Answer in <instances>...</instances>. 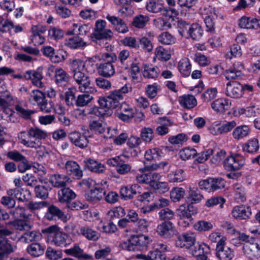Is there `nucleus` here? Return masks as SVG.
Here are the masks:
<instances>
[{
  "label": "nucleus",
  "mask_w": 260,
  "mask_h": 260,
  "mask_svg": "<svg viewBox=\"0 0 260 260\" xmlns=\"http://www.w3.org/2000/svg\"><path fill=\"white\" fill-rule=\"evenodd\" d=\"M83 92L84 93L78 95L76 99V105L78 107L85 106L93 99V96L89 94V92Z\"/></svg>",
  "instance_id": "obj_52"
},
{
  "label": "nucleus",
  "mask_w": 260,
  "mask_h": 260,
  "mask_svg": "<svg viewBox=\"0 0 260 260\" xmlns=\"http://www.w3.org/2000/svg\"><path fill=\"white\" fill-rule=\"evenodd\" d=\"M50 236L52 238V242L57 246L65 247L72 243V239L68 234L61 232L55 226L49 227L47 229Z\"/></svg>",
  "instance_id": "obj_5"
},
{
  "label": "nucleus",
  "mask_w": 260,
  "mask_h": 260,
  "mask_svg": "<svg viewBox=\"0 0 260 260\" xmlns=\"http://www.w3.org/2000/svg\"><path fill=\"white\" fill-rule=\"evenodd\" d=\"M259 148L258 142L256 139H252L245 144L243 147L244 151L253 153L258 150Z\"/></svg>",
  "instance_id": "obj_62"
},
{
  "label": "nucleus",
  "mask_w": 260,
  "mask_h": 260,
  "mask_svg": "<svg viewBox=\"0 0 260 260\" xmlns=\"http://www.w3.org/2000/svg\"><path fill=\"white\" fill-rule=\"evenodd\" d=\"M9 196H14L18 200L24 202L28 201L31 196L30 192L27 189L16 188L7 191Z\"/></svg>",
  "instance_id": "obj_21"
},
{
  "label": "nucleus",
  "mask_w": 260,
  "mask_h": 260,
  "mask_svg": "<svg viewBox=\"0 0 260 260\" xmlns=\"http://www.w3.org/2000/svg\"><path fill=\"white\" fill-rule=\"evenodd\" d=\"M58 200L61 203H68L74 199L76 194L69 187H63L58 192Z\"/></svg>",
  "instance_id": "obj_32"
},
{
  "label": "nucleus",
  "mask_w": 260,
  "mask_h": 260,
  "mask_svg": "<svg viewBox=\"0 0 260 260\" xmlns=\"http://www.w3.org/2000/svg\"><path fill=\"white\" fill-rule=\"evenodd\" d=\"M178 68L183 77H187L190 75L191 65L188 58H184L180 60Z\"/></svg>",
  "instance_id": "obj_38"
},
{
  "label": "nucleus",
  "mask_w": 260,
  "mask_h": 260,
  "mask_svg": "<svg viewBox=\"0 0 260 260\" xmlns=\"http://www.w3.org/2000/svg\"><path fill=\"white\" fill-rule=\"evenodd\" d=\"M47 133L38 128L31 127L27 131H22L18 134V138L21 144L24 146L37 148L41 146L40 140L47 137Z\"/></svg>",
  "instance_id": "obj_2"
},
{
  "label": "nucleus",
  "mask_w": 260,
  "mask_h": 260,
  "mask_svg": "<svg viewBox=\"0 0 260 260\" xmlns=\"http://www.w3.org/2000/svg\"><path fill=\"white\" fill-rule=\"evenodd\" d=\"M23 219H16L14 221L10 222L16 230L18 231H28L32 227V224L29 221Z\"/></svg>",
  "instance_id": "obj_42"
},
{
  "label": "nucleus",
  "mask_w": 260,
  "mask_h": 260,
  "mask_svg": "<svg viewBox=\"0 0 260 260\" xmlns=\"http://www.w3.org/2000/svg\"><path fill=\"white\" fill-rule=\"evenodd\" d=\"M239 25L241 28L246 29H257L260 27V24L257 19L245 16L239 20Z\"/></svg>",
  "instance_id": "obj_28"
},
{
  "label": "nucleus",
  "mask_w": 260,
  "mask_h": 260,
  "mask_svg": "<svg viewBox=\"0 0 260 260\" xmlns=\"http://www.w3.org/2000/svg\"><path fill=\"white\" fill-rule=\"evenodd\" d=\"M179 102L182 107L186 109L192 108L197 104L195 97L190 94H185L180 96Z\"/></svg>",
  "instance_id": "obj_36"
},
{
  "label": "nucleus",
  "mask_w": 260,
  "mask_h": 260,
  "mask_svg": "<svg viewBox=\"0 0 260 260\" xmlns=\"http://www.w3.org/2000/svg\"><path fill=\"white\" fill-rule=\"evenodd\" d=\"M146 9L154 13L161 12L164 10L163 3L160 0H150L146 5Z\"/></svg>",
  "instance_id": "obj_44"
},
{
  "label": "nucleus",
  "mask_w": 260,
  "mask_h": 260,
  "mask_svg": "<svg viewBox=\"0 0 260 260\" xmlns=\"http://www.w3.org/2000/svg\"><path fill=\"white\" fill-rule=\"evenodd\" d=\"M185 177L184 171L182 169L172 171L167 175V179L170 182L180 183L183 181Z\"/></svg>",
  "instance_id": "obj_35"
},
{
  "label": "nucleus",
  "mask_w": 260,
  "mask_h": 260,
  "mask_svg": "<svg viewBox=\"0 0 260 260\" xmlns=\"http://www.w3.org/2000/svg\"><path fill=\"white\" fill-rule=\"evenodd\" d=\"M70 181V178L66 175L54 174L50 178V182L55 187H64Z\"/></svg>",
  "instance_id": "obj_30"
},
{
  "label": "nucleus",
  "mask_w": 260,
  "mask_h": 260,
  "mask_svg": "<svg viewBox=\"0 0 260 260\" xmlns=\"http://www.w3.org/2000/svg\"><path fill=\"white\" fill-rule=\"evenodd\" d=\"M216 256L219 260H232L235 256L234 251L225 246L223 238L220 239L216 244Z\"/></svg>",
  "instance_id": "obj_10"
},
{
  "label": "nucleus",
  "mask_w": 260,
  "mask_h": 260,
  "mask_svg": "<svg viewBox=\"0 0 260 260\" xmlns=\"http://www.w3.org/2000/svg\"><path fill=\"white\" fill-rule=\"evenodd\" d=\"M45 98V94L39 90H32L29 93L28 100L34 105L36 103L39 106Z\"/></svg>",
  "instance_id": "obj_49"
},
{
  "label": "nucleus",
  "mask_w": 260,
  "mask_h": 260,
  "mask_svg": "<svg viewBox=\"0 0 260 260\" xmlns=\"http://www.w3.org/2000/svg\"><path fill=\"white\" fill-rule=\"evenodd\" d=\"M149 21V18L147 15L140 14L133 18L132 25L138 28H144Z\"/></svg>",
  "instance_id": "obj_50"
},
{
  "label": "nucleus",
  "mask_w": 260,
  "mask_h": 260,
  "mask_svg": "<svg viewBox=\"0 0 260 260\" xmlns=\"http://www.w3.org/2000/svg\"><path fill=\"white\" fill-rule=\"evenodd\" d=\"M141 143V140L138 137L131 136L128 139L127 145L129 147L134 149V155H137L141 152V150L139 147Z\"/></svg>",
  "instance_id": "obj_54"
},
{
  "label": "nucleus",
  "mask_w": 260,
  "mask_h": 260,
  "mask_svg": "<svg viewBox=\"0 0 260 260\" xmlns=\"http://www.w3.org/2000/svg\"><path fill=\"white\" fill-rule=\"evenodd\" d=\"M79 234L89 241H96L100 237L99 232L88 225H84L79 228Z\"/></svg>",
  "instance_id": "obj_20"
},
{
  "label": "nucleus",
  "mask_w": 260,
  "mask_h": 260,
  "mask_svg": "<svg viewBox=\"0 0 260 260\" xmlns=\"http://www.w3.org/2000/svg\"><path fill=\"white\" fill-rule=\"evenodd\" d=\"M185 196V190L180 187H175L170 192L171 200L174 202H178Z\"/></svg>",
  "instance_id": "obj_64"
},
{
  "label": "nucleus",
  "mask_w": 260,
  "mask_h": 260,
  "mask_svg": "<svg viewBox=\"0 0 260 260\" xmlns=\"http://www.w3.org/2000/svg\"><path fill=\"white\" fill-rule=\"evenodd\" d=\"M64 167L68 174L73 178L80 179L83 176V171L76 161L68 160L65 162Z\"/></svg>",
  "instance_id": "obj_18"
},
{
  "label": "nucleus",
  "mask_w": 260,
  "mask_h": 260,
  "mask_svg": "<svg viewBox=\"0 0 260 260\" xmlns=\"http://www.w3.org/2000/svg\"><path fill=\"white\" fill-rule=\"evenodd\" d=\"M24 78L26 80H30L32 84L38 87L42 88L44 84L42 82L43 75L39 69L37 70H28L24 74Z\"/></svg>",
  "instance_id": "obj_17"
},
{
  "label": "nucleus",
  "mask_w": 260,
  "mask_h": 260,
  "mask_svg": "<svg viewBox=\"0 0 260 260\" xmlns=\"http://www.w3.org/2000/svg\"><path fill=\"white\" fill-rule=\"evenodd\" d=\"M235 191V198L238 202H244L246 200L245 189L241 184H234L233 185Z\"/></svg>",
  "instance_id": "obj_51"
},
{
  "label": "nucleus",
  "mask_w": 260,
  "mask_h": 260,
  "mask_svg": "<svg viewBox=\"0 0 260 260\" xmlns=\"http://www.w3.org/2000/svg\"><path fill=\"white\" fill-rule=\"evenodd\" d=\"M85 166L89 170L98 173H103L105 170V166L93 159L87 158L84 160Z\"/></svg>",
  "instance_id": "obj_33"
},
{
  "label": "nucleus",
  "mask_w": 260,
  "mask_h": 260,
  "mask_svg": "<svg viewBox=\"0 0 260 260\" xmlns=\"http://www.w3.org/2000/svg\"><path fill=\"white\" fill-rule=\"evenodd\" d=\"M64 44L66 46L74 49H80L87 46V43L78 36L66 39Z\"/></svg>",
  "instance_id": "obj_31"
},
{
  "label": "nucleus",
  "mask_w": 260,
  "mask_h": 260,
  "mask_svg": "<svg viewBox=\"0 0 260 260\" xmlns=\"http://www.w3.org/2000/svg\"><path fill=\"white\" fill-rule=\"evenodd\" d=\"M123 95L119 94L118 91H113L107 96L102 97L99 100L101 107L108 109H113L118 108L120 101L123 100Z\"/></svg>",
  "instance_id": "obj_6"
},
{
  "label": "nucleus",
  "mask_w": 260,
  "mask_h": 260,
  "mask_svg": "<svg viewBox=\"0 0 260 260\" xmlns=\"http://www.w3.org/2000/svg\"><path fill=\"white\" fill-rule=\"evenodd\" d=\"M244 164V157L238 154L227 156L223 162L224 168L228 171L239 170L242 168Z\"/></svg>",
  "instance_id": "obj_7"
},
{
  "label": "nucleus",
  "mask_w": 260,
  "mask_h": 260,
  "mask_svg": "<svg viewBox=\"0 0 260 260\" xmlns=\"http://www.w3.org/2000/svg\"><path fill=\"white\" fill-rule=\"evenodd\" d=\"M51 188L43 185H36L35 188L36 196L37 198L46 199L48 197L49 191Z\"/></svg>",
  "instance_id": "obj_59"
},
{
  "label": "nucleus",
  "mask_w": 260,
  "mask_h": 260,
  "mask_svg": "<svg viewBox=\"0 0 260 260\" xmlns=\"http://www.w3.org/2000/svg\"><path fill=\"white\" fill-rule=\"evenodd\" d=\"M170 165L167 161H161L158 164L153 163L150 165L145 164L144 167L139 170L140 172H153L159 169H163L166 172L169 171Z\"/></svg>",
  "instance_id": "obj_29"
},
{
  "label": "nucleus",
  "mask_w": 260,
  "mask_h": 260,
  "mask_svg": "<svg viewBox=\"0 0 260 260\" xmlns=\"http://www.w3.org/2000/svg\"><path fill=\"white\" fill-rule=\"evenodd\" d=\"M191 25V24L184 21H179L177 23V28L180 35L188 39Z\"/></svg>",
  "instance_id": "obj_53"
},
{
  "label": "nucleus",
  "mask_w": 260,
  "mask_h": 260,
  "mask_svg": "<svg viewBox=\"0 0 260 260\" xmlns=\"http://www.w3.org/2000/svg\"><path fill=\"white\" fill-rule=\"evenodd\" d=\"M193 228L200 232H206L213 228V224L209 221L202 220L196 222L193 225Z\"/></svg>",
  "instance_id": "obj_56"
},
{
  "label": "nucleus",
  "mask_w": 260,
  "mask_h": 260,
  "mask_svg": "<svg viewBox=\"0 0 260 260\" xmlns=\"http://www.w3.org/2000/svg\"><path fill=\"white\" fill-rule=\"evenodd\" d=\"M106 18L114 26L116 30L120 33H125L128 31V28L125 22L121 18L107 15Z\"/></svg>",
  "instance_id": "obj_22"
},
{
  "label": "nucleus",
  "mask_w": 260,
  "mask_h": 260,
  "mask_svg": "<svg viewBox=\"0 0 260 260\" xmlns=\"http://www.w3.org/2000/svg\"><path fill=\"white\" fill-rule=\"evenodd\" d=\"M203 35V30L202 27L198 23L191 24L188 39H191L193 40H199Z\"/></svg>",
  "instance_id": "obj_40"
},
{
  "label": "nucleus",
  "mask_w": 260,
  "mask_h": 260,
  "mask_svg": "<svg viewBox=\"0 0 260 260\" xmlns=\"http://www.w3.org/2000/svg\"><path fill=\"white\" fill-rule=\"evenodd\" d=\"M243 87L238 82L230 81L226 83L225 94L232 98H239L242 95Z\"/></svg>",
  "instance_id": "obj_16"
},
{
  "label": "nucleus",
  "mask_w": 260,
  "mask_h": 260,
  "mask_svg": "<svg viewBox=\"0 0 260 260\" xmlns=\"http://www.w3.org/2000/svg\"><path fill=\"white\" fill-rule=\"evenodd\" d=\"M196 240V235L194 233H183L177 237L175 245L177 247L189 249L194 245Z\"/></svg>",
  "instance_id": "obj_11"
},
{
  "label": "nucleus",
  "mask_w": 260,
  "mask_h": 260,
  "mask_svg": "<svg viewBox=\"0 0 260 260\" xmlns=\"http://www.w3.org/2000/svg\"><path fill=\"white\" fill-rule=\"evenodd\" d=\"M132 169V166L129 164L125 163L121 158L116 167V171L118 174L124 175L131 173Z\"/></svg>",
  "instance_id": "obj_63"
},
{
  "label": "nucleus",
  "mask_w": 260,
  "mask_h": 260,
  "mask_svg": "<svg viewBox=\"0 0 260 260\" xmlns=\"http://www.w3.org/2000/svg\"><path fill=\"white\" fill-rule=\"evenodd\" d=\"M197 213V208L191 204L187 206L182 205L177 210V215L178 216L181 218H186L189 221L192 220V215H196Z\"/></svg>",
  "instance_id": "obj_19"
},
{
  "label": "nucleus",
  "mask_w": 260,
  "mask_h": 260,
  "mask_svg": "<svg viewBox=\"0 0 260 260\" xmlns=\"http://www.w3.org/2000/svg\"><path fill=\"white\" fill-rule=\"evenodd\" d=\"M244 253L247 255H252L260 250V240L253 238L248 242L244 243L242 247Z\"/></svg>",
  "instance_id": "obj_26"
},
{
  "label": "nucleus",
  "mask_w": 260,
  "mask_h": 260,
  "mask_svg": "<svg viewBox=\"0 0 260 260\" xmlns=\"http://www.w3.org/2000/svg\"><path fill=\"white\" fill-rule=\"evenodd\" d=\"M232 214L235 218L246 219L249 218L251 215V211L249 207L237 206L233 209Z\"/></svg>",
  "instance_id": "obj_24"
},
{
  "label": "nucleus",
  "mask_w": 260,
  "mask_h": 260,
  "mask_svg": "<svg viewBox=\"0 0 260 260\" xmlns=\"http://www.w3.org/2000/svg\"><path fill=\"white\" fill-rule=\"evenodd\" d=\"M90 62L84 61L81 59H75L70 61V66L73 72V79L78 85L79 90L84 92H94L96 91L94 87L90 86V77L83 72Z\"/></svg>",
  "instance_id": "obj_1"
},
{
  "label": "nucleus",
  "mask_w": 260,
  "mask_h": 260,
  "mask_svg": "<svg viewBox=\"0 0 260 260\" xmlns=\"http://www.w3.org/2000/svg\"><path fill=\"white\" fill-rule=\"evenodd\" d=\"M14 251L13 246L6 237H0V260H5L8 255Z\"/></svg>",
  "instance_id": "obj_25"
},
{
  "label": "nucleus",
  "mask_w": 260,
  "mask_h": 260,
  "mask_svg": "<svg viewBox=\"0 0 260 260\" xmlns=\"http://www.w3.org/2000/svg\"><path fill=\"white\" fill-rule=\"evenodd\" d=\"M156 232L162 238L170 239L176 234L177 230L171 221H164L158 225Z\"/></svg>",
  "instance_id": "obj_13"
},
{
  "label": "nucleus",
  "mask_w": 260,
  "mask_h": 260,
  "mask_svg": "<svg viewBox=\"0 0 260 260\" xmlns=\"http://www.w3.org/2000/svg\"><path fill=\"white\" fill-rule=\"evenodd\" d=\"M106 24V21L103 20H99L96 22L94 31L91 35V38L93 41L111 38L112 32L110 29H105Z\"/></svg>",
  "instance_id": "obj_8"
},
{
  "label": "nucleus",
  "mask_w": 260,
  "mask_h": 260,
  "mask_svg": "<svg viewBox=\"0 0 260 260\" xmlns=\"http://www.w3.org/2000/svg\"><path fill=\"white\" fill-rule=\"evenodd\" d=\"M197 154V152L195 149L186 147L179 151V155L181 159L186 160L193 158Z\"/></svg>",
  "instance_id": "obj_55"
},
{
  "label": "nucleus",
  "mask_w": 260,
  "mask_h": 260,
  "mask_svg": "<svg viewBox=\"0 0 260 260\" xmlns=\"http://www.w3.org/2000/svg\"><path fill=\"white\" fill-rule=\"evenodd\" d=\"M46 30V27L44 25H37L32 26V35L31 36L30 39L35 46L41 45L44 42L45 39L42 34H44Z\"/></svg>",
  "instance_id": "obj_15"
},
{
  "label": "nucleus",
  "mask_w": 260,
  "mask_h": 260,
  "mask_svg": "<svg viewBox=\"0 0 260 260\" xmlns=\"http://www.w3.org/2000/svg\"><path fill=\"white\" fill-rule=\"evenodd\" d=\"M138 186L137 184L132 185L130 187L123 186L120 190V196L124 200L132 199L137 194V188Z\"/></svg>",
  "instance_id": "obj_39"
},
{
  "label": "nucleus",
  "mask_w": 260,
  "mask_h": 260,
  "mask_svg": "<svg viewBox=\"0 0 260 260\" xmlns=\"http://www.w3.org/2000/svg\"><path fill=\"white\" fill-rule=\"evenodd\" d=\"M250 132L249 128L247 125L237 126L233 132V136L234 139L240 140L248 135Z\"/></svg>",
  "instance_id": "obj_48"
},
{
  "label": "nucleus",
  "mask_w": 260,
  "mask_h": 260,
  "mask_svg": "<svg viewBox=\"0 0 260 260\" xmlns=\"http://www.w3.org/2000/svg\"><path fill=\"white\" fill-rule=\"evenodd\" d=\"M69 139L73 144L81 149L87 147L89 143L86 132L83 134L77 132H72L69 135Z\"/></svg>",
  "instance_id": "obj_14"
},
{
  "label": "nucleus",
  "mask_w": 260,
  "mask_h": 260,
  "mask_svg": "<svg viewBox=\"0 0 260 260\" xmlns=\"http://www.w3.org/2000/svg\"><path fill=\"white\" fill-rule=\"evenodd\" d=\"M107 187V182L104 183L98 184L93 189H90L85 194L86 200L93 203H95L102 200L106 192V188Z\"/></svg>",
  "instance_id": "obj_9"
},
{
  "label": "nucleus",
  "mask_w": 260,
  "mask_h": 260,
  "mask_svg": "<svg viewBox=\"0 0 260 260\" xmlns=\"http://www.w3.org/2000/svg\"><path fill=\"white\" fill-rule=\"evenodd\" d=\"M38 107L42 112L48 113L53 110L54 103L51 99H47L45 98Z\"/></svg>",
  "instance_id": "obj_58"
},
{
  "label": "nucleus",
  "mask_w": 260,
  "mask_h": 260,
  "mask_svg": "<svg viewBox=\"0 0 260 260\" xmlns=\"http://www.w3.org/2000/svg\"><path fill=\"white\" fill-rule=\"evenodd\" d=\"M162 150L159 148H154L147 150L145 154V158L147 160L158 159L162 155Z\"/></svg>",
  "instance_id": "obj_57"
},
{
  "label": "nucleus",
  "mask_w": 260,
  "mask_h": 260,
  "mask_svg": "<svg viewBox=\"0 0 260 260\" xmlns=\"http://www.w3.org/2000/svg\"><path fill=\"white\" fill-rule=\"evenodd\" d=\"M212 108L217 112L223 113L229 107L228 101L224 99H218L211 104Z\"/></svg>",
  "instance_id": "obj_41"
},
{
  "label": "nucleus",
  "mask_w": 260,
  "mask_h": 260,
  "mask_svg": "<svg viewBox=\"0 0 260 260\" xmlns=\"http://www.w3.org/2000/svg\"><path fill=\"white\" fill-rule=\"evenodd\" d=\"M117 57L114 53H103L99 58L101 62L97 63L96 69L99 75L105 78H110L115 73L113 63L117 60Z\"/></svg>",
  "instance_id": "obj_3"
},
{
  "label": "nucleus",
  "mask_w": 260,
  "mask_h": 260,
  "mask_svg": "<svg viewBox=\"0 0 260 260\" xmlns=\"http://www.w3.org/2000/svg\"><path fill=\"white\" fill-rule=\"evenodd\" d=\"M46 216L49 219H52L54 216H56L62 220L66 218V216L64 213L54 205H51L48 207Z\"/></svg>",
  "instance_id": "obj_46"
},
{
  "label": "nucleus",
  "mask_w": 260,
  "mask_h": 260,
  "mask_svg": "<svg viewBox=\"0 0 260 260\" xmlns=\"http://www.w3.org/2000/svg\"><path fill=\"white\" fill-rule=\"evenodd\" d=\"M89 127L90 130L95 134H103L107 130V135L104 136L105 138H112L113 134H111V129L107 126L106 123L102 120H93L90 122Z\"/></svg>",
  "instance_id": "obj_12"
},
{
  "label": "nucleus",
  "mask_w": 260,
  "mask_h": 260,
  "mask_svg": "<svg viewBox=\"0 0 260 260\" xmlns=\"http://www.w3.org/2000/svg\"><path fill=\"white\" fill-rule=\"evenodd\" d=\"M211 180L212 192L222 189L225 187L226 182L222 178H211Z\"/></svg>",
  "instance_id": "obj_60"
},
{
  "label": "nucleus",
  "mask_w": 260,
  "mask_h": 260,
  "mask_svg": "<svg viewBox=\"0 0 260 260\" xmlns=\"http://www.w3.org/2000/svg\"><path fill=\"white\" fill-rule=\"evenodd\" d=\"M159 70L156 66L152 64H144L143 75L145 78L155 79L159 74Z\"/></svg>",
  "instance_id": "obj_37"
},
{
  "label": "nucleus",
  "mask_w": 260,
  "mask_h": 260,
  "mask_svg": "<svg viewBox=\"0 0 260 260\" xmlns=\"http://www.w3.org/2000/svg\"><path fill=\"white\" fill-rule=\"evenodd\" d=\"M54 81L58 86H66L70 79V75L61 68H57L54 71Z\"/></svg>",
  "instance_id": "obj_23"
},
{
  "label": "nucleus",
  "mask_w": 260,
  "mask_h": 260,
  "mask_svg": "<svg viewBox=\"0 0 260 260\" xmlns=\"http://www.w3.org/2000/svg\"><path fill=\"white\" fill-rule=\"evenodd\" d=\"M64 251L67 254L72 255L78 258L93 259L92 255L84 253L83 250L77 245L70 249H65Z\"/></svg>",
  "instance_id": "obj_27"
},
{
  "label": "nucleus",
  "mask_w": 260,
  "mask_h": 260,
  "mask_svg": "<svg viewBox=\"0 0 260 260\" xmlns=\"http://www.w3.org/2000/svg\"><path fill=\"white\" fill-rule=\"evenodd\" d=\"M210 252V248L207 244L197 243L194 245L193 249H190L189 253L193 256L199 257L204 254H208Z\"/></svg>",
  "instance_id": "obj_34"
},
{
  "label": "nucleus",
  "mask_w": 260,
  "mask_h": 260,
  "mask_svg": "<svg viewBox=\"0 0 260 260\" xmlns=\"http://www.w3.org/2000/svg\"><path fill=\"white\" fill-rule=\"evenodd\" d=\"M42 237L41 233L36 231H30L25 233L21 236L20 240L25 243H29L39 241Z\"/></svg>",
  "instance_id": "obj_45"
},
{
  "label": "nucleus",
  "mask_w": 260,
  "mask_h": 260,
  "mask_svg": "<svg viewBox=\"0 0 260 260\" xmlns=\"http://www.w3.org/2000/svg\"><path fill=\"white\" fill-rule=\"evenodd\" d=\"M188 200L190 202V204H198L204 199V196L201 193L198 188H190L188 190Z\"/></svg>",
  "instance_id": "obj_43"
},
{
  "label": "nucleus",
  "mask_w": 260,
  "mask_h": 260,
  "mask_svg": "<svg viewBox=\"0 0 260 260\" xmlns=\"http://www.w3.org/2000/svg\"><path fill=\"white\" fill-rule=\"evenodd\" d=\"M150 241L148 236L133 235L127 241L122 242L121 246L123 249L128 251L143 250L147 248Z\"/></svg>",
  "instance_id": "obj_4"
},
{
  "label": "nucleus",
  "mask_w": 260,
  "mask_h": 260,
  "mask_svg": "<svg viewBox=\"0 0 260 260\" xmlns=\"http://www.w3.org/2000/svg\"><path fill=\"white\" fill-rule=\"evenodd\" d=\"M27 252L34 257H38L44 253V248L39 243H34L27 248Z\"/></svg>",
  "instance_id": "obj_47"
},
{
  "label": "nucleus",
  "mask_w": 260,
  "mask_h": 260,
  "mask_svg": "<svg viewBox=\"0 0 260 260\" xmlns=\"http://www.w3.org/2000/svg\"><path fill=\"white\" fill-rule=\"evenodd\" d=\"M159 218L164 221H170V220L174 218V212L168 208H165L161 209L158 212Z\"/></svg>",
  "instance_id": "obj_61"
}]
</instances>
